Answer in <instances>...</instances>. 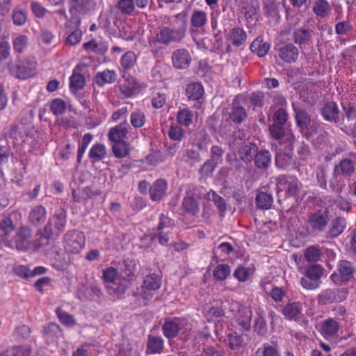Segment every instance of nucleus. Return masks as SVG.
Instances as JSON below:
<instances>
[{
  "mask_svg": "<svg viewBox=\"0 0 356 356\" xmlns=\"http://www.w3.org/2000/svg\"><path fill=\"white\" fill-rule=\"evenodd\" d=\"M248 99L254 106L262 107L264 106V94L262 92H252L247 97Z\"/></svg>",
  "mask_w": 356,
  "mask_h": 356,
  "instance_id": "obj_61",
  "label": "nucleus"
},
{
  "mask_svg": "<svg viewBox=\"0 0 356 356\" xmlns=\"http://www.w3.org/2000/svg\"><path fill=\"white\" fill-rule=\"evenodd\" d=\"M28 38L26 35H19L13 40L14 49L17 52H22L26 48Z\"/></svg>",
  "mask_w": 356,
  "mask_h": 356,
  "instance_id": "obj_63",
  "label": "nucleus"
},
{
  "mask_svg": "<svg viewBox=\"0 0 356 356\" xmlns=\"http://www.w3.org/2000/svg\"><path fill=\"white\" fill-rule=\"evenodd\" d=\"M130 282L125 277L121 279L115 286H108V293L115 298H121L129 287Z\"/></svg>",
  "mask_w": 356,
  "mask_h": 356,
  "instance_id": "obj_30",
  "label": "nucleus"
},
{
  "mask_svg": "<svg viewBox=\"0 0 356 356\" xmlns=\"http://www.w3.org/2000/svg\"><path fill=\"white\" fill-rule=\"evenodd\" d=\"M187 26L185 23L176 28L163 26L160 28L155 35L149 40V46L154 51L158 44L169 45L172 43L179 42L186 35Z\"/></svg>",
  "mask_w": 356,
  "mask_h": 356,
  "instance_id": "obj_1",
  "label": "nucleus"
},
{
  "mask_svg": "<svg viewBox=\"0 0 356 356\" xmlns=\"http://www.w3.org/2000/svg\"><path fill=\"white\" fill-rule=\"evenodd\" d=\"M193 113L188 108L180 109L177 114V120L179 124L188 127L192 122Z\"/></svg>",
  "mask_w": 356,
  "mask_h": 356,
  "instance_id": "obj_41",
  "label": "nucleus"
},
{
  "mask_svg": "<svg viewBox=\"0 0 356 356\" xmlns=\"http://www.w3.org/2000/svg\"><path fill=\"white\" fill-rule=\"evenodd\" d=\"M208 196L209 199L211 200L217 207L220 216H223L227 208L224 199L213 191L208 193Z\"/></svg>",
  "mask_w": 356,
  "mask_h": 356,
  "instance_id": "obj_48",
  "label": "nucleus"
},
{
  "mask_svg": "<svg viewBox=\"0 0 356 356\" xmlns=\"http://www.w3.org/2000/svg\"><path fill=\"white\" fill-rule=\"evenodd\" d=\"M246 100L247 96L238 95L232 102L229 118L235 124L242 123L248 117L247 111L242 105Z\"/></svg>",
  "mask_w": 356,
  "mask_h": 356,
  "instance_id": "obj_10",
  "label": "nucleus"
},
{
  "mask_svg": "<svg viewBox=\"0 0 356 356\" xmlns=\"http://www.w3.org/2000/svg\"><path fill=\"white\" fill-rule=\"evenodd\" d=\"M270 136L280 141V145L285 144L294 143L295 136L292 132L286 130L284 125L272 124L270 126Z\"/></svg>",
  "mask_w": 356,
  "mask_h": 356,
  "instance_id": "obj_11",
  "label": "nucleus"
},
{
  "mask_svg": "<svg viewBox=\"0 0 356 356\" xmlns=\"http://www.w3.org/2000/svg\"><path fill=\"white\" fill-rule=\"evenodd\" d=\"M161 286V279L156 274H150L147 275L143 281V297L145 299H149L151 296L150 293H147L146 291H156Z\"/></svg>",
  "mask_w": 356,
  "mask_h": 356,
  "instance_id": "obj_19",
  "label": "nucleus"
},
{
  "mask_svg": "<svg viewBox=\"0 0 356 356\" xmlns=\"http://www.w3.org/2000/svg\"><path fill=\"white\" fill-rule=\"evenodd\" d=\"M293 144L289 143L280 145L275 156V163L278 168H285L291 164L293 152Z\"/></svg>",
  "mask_w": 356,
  "mask_h": 356,
  "instance_id": "obj_12",
  "label": "nucleus"
},
{
  "mask_svg": "<svg viewBox=\"0 0 356 356\" xmlns=\"http://www.w3.org/2000/svg\"><path fill=\"white\" fill-rule=\"evenodd\" d=\"M41 241V236L38 240L32 241V230L28 226L20 227L13 239L15 248L19 251H26L31 248L38 249L35 244Z\"/></svg>",
  "mask_w": 356,
  "mask_h": 356,
  "instance_id": "obj_5",
  "label": "nucleus"
},
{
  "mask_svg": "<svg viewBox=\"0 0 356 356\" xmlns=\"http://www.w3.org/2000/svg\"><path fill=\"white\" fill-rule=\"evenodd\" d=\"M10 74L18 79H26L33 76L36 72L35 68H9Z\"/></svg>",
  "mask_w": 356,
  "mask_h": 356,
  "instance_id": "obj_39",
  "label": "nucleus"
},
{
  "mask_svg": "<svg viewBox=\"0 0 356 356\" xmlns=\"http://www.w3.org/2000/svg\"><path fill=\"white\" fill-rule=\"evenodd\" d=\"M80 23V20H76L75 22L76 29L74 31H73L70 34H69L66 38V43L69 45H74L80 42L83 34L81 30L78 29Z\"/></svg>",
  "mask_w": 356,
  "mask_h": 356,
  "instance_id": "obj_50",
  "label": "nucleus"
},
{
  "mask_svg": "<svg viewBox=\"0 0 356 356\" xmlns=\"http://www.w3.org/2000/svg\"><path fill=\"white\" fill-rule=\"evenodd\" d=\"M113 154L117 158H123L129 154V145L125 141L115 142L112 147Z\"/></svg>",
  "mask_w": 356,
  "mask_h": 356,
  "instance_id": "obj_43",
  "label": "nucleus"
},
{
  "mask_svg": "<svg viewBox=\"0 0 356 356\" xmlns=\"http://www.w3.org/2000/svg\"><path fill=\"white\" fill-rule=\"evenodd\" d=\"M228 345L231 350H238L244 345L243 337L236 332H232L227 335Z\"/></svg>",
  "mask_w": 356,
  "mask_h": 356,
  "instance_id": "obj_42",
  "label": "nucleus"
},
{
  "mask_svg": "<svg viewBox=\"0 0 356 356\" xmlns=\"http://www.w3.org/2000/svg\"><path fill=\"white\" fill-rule=\"evenodd\" d=\"M256 167L261 170H266L271 163V154L266 149L258 151L254 157Z\"/></svg>",
  "mask_w": 356,
  "mask_h": 356,
  "instance_id": "obj_29",
  "label": "nucleus"
},
{
  "mask_svg": "<svg viewBox=\"0 0 356 356\" xmlns=\"http://www.w3.org/2000/svg\"><path fill=\"white\" fill-rule=\"evenodd\" d=\"M106 155V149L102 144L94 145L90 150L89 158L92 162H97L103 160Z\"/></svg>",
  "mask_w": 356,
  "mask_h": 356,
  "instance_id": "obj_37",
  "label": "nucleus"
},
{
  "mask_svg": "<svg viewBox=\"0 0 356 356\" xmlns=\"http://www.w3.org/2000/svg\"><path fill=\"white\" fill-rule=\"evenodd\" d=\"M226 37L229 43L240 47L245 42L247 35L243 29L235 27L229 31Z\"/></svg>",
  "mask_w": 356,
  "mask_h": 356,
  "instance_id": "obj_22",
  "label": "nucleus"
},
{
  "mask_svg": "<svg viewBox=\"0 0 356 356\" xmlns=\"http://www.w3.org/2000/svg\"><path fill=\"white\" fill-rule=\"evenodd\" d=\"M254 330L259 335H264L267 332L266 323L265 319L261 316H258L254 320Z\"/></svg>",
  "mask_w": 356,
  "mask_h": 356,
  "instance_id": "obj_59",
  "label": "nucleus"
},
{
  "mask_svg": "<svg viewBox=\"0 0 356 356\" xmlns=\"http://www.w3.org/2000/svg\"><path fill=\"white\" fill-rule=\"evenodd\" d=\"M252 316V312L249 307H243L238 309L236 322L241 330L249 331L250 330Z\"/></svg>",
  "mask_w": 356,
  "mask_h": 356,
  "instance_id": "obj_20",
  "label": "nucleus"
},
{
  "mask_svg": "<svg viewBox=\"0 0 356 356\" xmlns=\"http://www.w3.org/2000/svg\"><path fill=\"white\" fill-rule=\"evenodd\" d=\"M164 336L168 339L176 337L180 330V326L175 321L166 319L162 326Z\"/></svg>",
  "mask_w": 356,
  "mask_h": 356,
  "instance_id": "obj_33",
  "label": "nucleus"
},
{
  "mask_svg": "<svg viewBox=\"0 0 356 356\" xmlns=\"http://www.w3.org/2000/svg\"><path fill=\"white\" fill-rule=\"evenodd\" d=\"M8 143L19 152H31L35 145L34 137L28 134L23 126H13L10 131L5 134Z\"/></svg>",
  "mask_w": 356,
  "mask_h": 356,
  "instance_id": "obj_2",
  "label": "nucleus"
},
{
  "mask_svg": "<svg viewBox=\"0 0 356 356\" xmlns=\"http://www.w3.org/2000/svg\"><path fill=\"white\" fill-rule=\"evenodd\" d=\"M312 31L305 28H299L293 32L294 42L298 44L300 48H302V46L312 44Z\"/></svg>",
  "mask_w": 356,
  "mask_h": 356,
  "instance_id": "obj_24",
  "label": "nucleus"
},
{
  "mask_svg": "<svg viewBox=\"0 0 356 356\" xmlns=\"http://www.w3.org/2000/svg\"><path fill=\"white\" fill-rule=\"evenodd\" d=\"M122 67H133L136 63V55L133 51H127L121 58Z\"/></svg>",
  "mask_w": 356,
  "mask_h": 356,
  "instance_id": "obj_60",
  "label": "nucleus"
},
{
  "mask_svg": "<svg viewBox=\"0 0 356 356\" xmlns=\"http://www.w3.org/2000/svg\"><path fill=\"white\" fill-rule=\"evenodd\" d=\"M296 120L297 125L302 129H307L311 122L308 113L302 109L296 111Z\"/></svg>",
  "mask_w": 356,
  "mask_h": 356,
  "instance_id": "obj_46",
  "label": "nucleus"
},
{
  "mask_svg": "<svg viewBox=\"0 0 356 356\" xmlns=\"http://www.w3.org/2000/svg\"><path fill=\"white\" fill-rule=\"evenodd\" d=\"M27 19L26 12L21 8H15L13 13V23L17 26L24 25Z\"/></svg>",
  "mask_w": 356,
  "mask_h": 356,
  "instance_id": "obj_56",
  "label": "nucleus"
},
{
  "mask_svg": "<svg viewBox=\"0 0 356 356\" xmlns=\"http://www.w3.org/2000/svg\"><path fill=\"white\" fill-rule=\"evenodd\" d=\"M130 121L134 127L140 128L145 124L146 117L143 112L138 110L131 113Z\"/></svg>",
  "mask_w": 356,
  "mask_h": 356,
  "instance_id": "obj_54",
  "label": "nucleus"
},
{
  "mask_svg": "<svg viewBox=\"0 0 356 356\" xmlns=\"http://www.w3.org/2000/svg\"><path fill=\"white\" fill-rule=\"evenodd\" d=\"M83 47L88 52L104 55L108 51L109 46L106 40L99 38L92 39L89 42L83 43Z\"/></svg>",
  "mask_w": 356,
  "mask_h": 356,
  "instance_id": "obj_16",
  "label": "nucleus"
},
{
  "mask_svg": "<svg viewBox=\"0 0 356 356\" xmlns=\"http://www.w3.org/2000/svg\"><path fill=\"white\" fill-rule=\"evenodd\" d=\"M66 225V213L62 211L54 215L45 225L42 230H39L38 235L41 236L42 241L35 244L38 248H41L49 243L50 238L58 237L64 230Z\"/></svg>",
  "mask_w": 356,
  "mask_h": 356,
  "instance_id": "obj_3",
  "label": "nucleus"
},
{
  "mask_svg": "<svg viewBox=\"0 0 356 356\" xmlns=\"http://www.w3.org/2000/svg\"><path fill=\"white\" fill-rule=\"evenodd\" d=\"M204 88L201 83L195 82L187 85L186 95L190 101H198L204 95Z\"/></svg>",
  "mask_w": 356,
  "mask_h": 356,
  "instance_id": "obj_27",
  "label": "nucleus"
},
{
  "mask_svg": "<svg viewBox=\"0 0 356 356\" xmlns=\"http://www.w3.org/2000/svg\"><path fill=\"white\" fill-rule=\"evenodd\" d=\"M207 14L203 10H194L191 16V31L193 40H195L193 29H202L207 23Z\"/></svg>",
  "mask_w": 356,
  "mask_h": 356,
  "instance_id": "obj_17",
  "label": "nucleus"
},
{
  "mask_svg": "<svg viewBox=\"0 0 356 356\" xmlns=\"http://www.w3.org/2000/svg\"><path fill=\"white\" fill-rule=\"evenodd\" d=\"M171 59L174 67H186L191 65L192 56L188 50L179 49L172 52Z\"/></svg>",
  "mask_w": 356,
  "mask_h": 356,
  "instance_id": "obj_15",
  "label": "nucleus"
},
{
  "mask_svg": "<svg viewBox=\"0 0 356 356\" xmlns=\"http://www.w3.org/2000/svg\"><path fill=\"white\" fill-rule=\"evenodd\" d=\"M127 122H124L111 128L108 134V139L113 142L124 141L123 138H125L129 133L127 128Z\"/></svg>",
  "mask_w": 356,
  "mask_h": 356,
  "instance_id": "obj_26",
  "label": "nucleus"
},
{
  "mask_svg": "<svg viewBox=\"0 0 356 356\" xmlns=\"http://www.w3.org/2000/svg\"><path fill=\"white\" fill-rule=\"evenodd\" d=\"M29 221L33 225L43 222L46 218V210L42 205L34 207L29 213Z\"/></svg>",
  "mask_w": 356,
  "mask_h": 356,
  "instance_id": "obj_36",
  "label": "nucleus"
},
{
  "mask_svg": "<svg viewBox=\"0 0 356 356\" xmlns=\"http://www.w3.org/2000/svg\"><path fill=\"white\" fill-rule=\"evenodd\" d=\"M13 230V222L10 218H6L0 221V237L8 236Z\"/></svg>",
  "mask_w": 356,
  "mask_h": 356,
  "instance_id": "obj_55",
  "label": "nucleus"
},
{
  "mask_svg": "<svg viewBox=\"0 0 356 356\" xmlns=\"http://www.w3.org/2000/svg\"><path fill=\"white\" fill-rule=\"evenodd\" d=\"M56 313L60 321L63 325L67 327H72L76 324V321L74 317L71 314L63 311L60 307L56 309Z\"/></svg>",
  "mask_w": 356,
  "mask_h": 356,
  "instance_id": "obj_52",
  "label": "nucleus"
},
{
  "mask_svg": "<svg viewBox=\"0 0 356 356\" xmlns=\"http://www.w3.org/2000/svg\"><path fill=\"white\" fill-rule=\"evenodd\" d=\"M323 269L319 264H313L307 269L306 275L300 280L302 286L307 289H315L319 286L320 278Z\"/></svg>",
  "mask_w": 356,
  "mask_h": 356,
  "instance_id": "obj_9",
  "label": "nucleus"
},
{
  "mask_svg": "<svg viewBox=\"0 0 356 356\" xmlns=\"http://www.w3.org/2000/svg\"><path fill=\"white\" fill-rule=\"evenodd\" d=\"M348 293L347 288L327 289L318 294L317 301L320 305L341 302L347 298Z\"/></svg>",
  "mask_w": 356,
  "mask_h": 356,
  "instance_id": "obj_7",
  "label": "nucleus"
},
{
  "mask_svg": "<svg viewBox=\"0 0 356 356\" xmlns=\"http://www.w3.org/2000/svg\"><path fill=\"white\" fill-rule=\"evenodd\" d=\"M298 49L293 44H287L280 48V58L286 63H294L298 57Z\"/></svg>",
  "mask_w": 356,
  "mask_h": 356,
  "instance_id": "obj_23",
  "label": "nucleus"
},
{
  "mask_svg": "<svg viewBox=\"0 0 356 356\" xmlns=\"http://www.w3.org/2000/svg\"><path fill=\"white\" fill-rule=\"evenodd\" d=\"M346 226V220L341 216L332 220L330 227L326 233L327 238H334L339 236Z\"/></svg>",
  "mask_w": 356,
  "mask_h": 356,
  "instance_id": "obj_21",
  "label": "nucleus"
},
{
  "mask_svg": "<svg viewBox=\"0 0 356 356\" xmlns=\"http://www.w3.org/2000/svg\"><path fill=\"white\" fill-rule=\"evenodd\" d=\"M167 182L164 179L156 180L149 188L151 199L154 201L160 200L165 194Z\"/></svg>",
  "mask_w": 356,
  "mask_h": 356,
  "instance_id": "obj_25",
  "label": "nucleus"
},
{
  "mask_svg": "<svg viewBox=\"0 0 356 356\" xmlns=\"http://www.w3.org/2000/svg\"><path fill=\"white\" fill-rule=\"evenodd\" d=\"M313 11L317 17L325 18L331 12V7L327 1L317 0L314 4Z\"/></svg>",
  "mask_w": 356,
  "mask_h": 356,
  "instance_id": "obj_34",
  "label": "nucleus"
},
{
  "mask_svg": "<svg viewBox=\"0 0 356 356\" xmlns=\"http://www.w3.org/2000/svg\"><path fill=\"white\" fill-rule=\"evenodd\" d=\"M339 323L333 318H328L324 321L321 325V330L324 334L332 336L339 330Z\"/></svg>",
  "mask_w": 356,
  "mask_h": 356,
  "instance_id": "obj_40",
  "label": "nucleus"
},
{
  "mask_svg": "<svg viewBox=\"0 0 356 356\" xmlns=\"http://www.w3.org/2000/svg\"><path fill=\"white\" fill-rule=\"evenodd\" d=\"M257 207L260 209H269L273 202V198L271 194L266 192L259 193L255 198Z\"/></svg>",
  "mask_w": 356,
  "mask_h": 356,
  "instance_id": "obj_35",
  "label": "nucleus"
},
{
  "mask_svg": "<svg viewBox=\"0 0 356 356\" xmlns=\"http://www.w3.org/2000/svg\"><path fill=\"white\" fill-rule=\"evenodd\" d=\"M230 267L227 264L218 265L213 272V277L218 281H224L230 275Z\"/></svg>",
  "mask_w": 356,
  "mask_h": 356,
  "instance_id": "obj_45",
  "label": "nucleus"
},
{
  "mask_svg": "<svg viewBox=\"0 0 356 356\" xmlns=\"http://www.w3.org/2000/svg\"><path fill=\"white\" fill-rule=\"evenodd\" d=\"M286 193L289 196H297L300 193L299 183L297 179L286 181Z\"/></svg>",
  "mask_w": 356,
  "mask_h": 356,
  "instance_id": "obj_62",
  "label": "nucleus"
},
{
  "mask_svg": "<svg viewBox=\"0 0 356 356\" xmlns=\"http://www.w3.org/2000/svg\"><path fill=\"white\" fill-rule=\"evenodd\" d=\"M86 84L85 76L80 73L74 72L70 77V89L72 91H77L82 89Z\"/></svg>",
  "mask_w": 356,
  "mask_h": 356,
  "instance_id": "obj_44",
  "label": "nucleus"
},
{
  "mask_svg": "<svg viewBox=\"0 0 356 356\" xmlns=\"http://www.w3.org/2000/svg\"><path fill=\"white\" fill-rule=\"evenodd\" d=\"M269 49L270 44L264 42L261 36H259L254 39L250 46L251 51L259 57L264 56L268 53Z\"/></svg>",
  "mask_w": 356,
  "mask_h": 356,
  "instance_id": "obj_32",
  "label": "nucleus"
},
{
  "mask_svg": "<svg viewBox=\"0 0 356 356\" xmlns=\"http://www.w3.org/2000/svg\"><path fill=\"white\" fill-rule=\"evenodd\" d=\"M355 162L348 158L343 159L340 162L334 165L333 175L350 177L355 172Z\"/></svg>",
  "mask_w": 356,
  "mask_h": 356,
  "instance_id": "obj_14",
  "label": "nucleus"
},
{
  "mask_svg": "<svg viewBox=\"0 0 356 356\" xmlns=\"http://www.w3.org/2000/svg\"><path fill=\"white\" fill-rule=\"evenodd\" d=\"M168 136L170 139L179 141L183 138L184 131L179 126H171L168 131Z\"/></svg>",
  "mask_w": 356,
  "mask_h": 356,
  "instance_id": "obj_64",
  "label": "nucleus"
},
{
  "mask_svg": "<svg viewBox=\"0 0 356 356\" xmlns=\"http://www.w3.org/2000/svg\"><path fill=\"white\" fill-rule=\"evenodd\" d=\"M50 110L56 115H61L66 110L65 102L60 99H56L51 102Z\"/></svg>",
  "mask_w": 356,
  "mask_h": 356,
  "instance_id": "obj_57",
  "label": "nucleus"
},
{
  "mask_svg": "<svg viewBox=\"0 0 356 356\" xmlns=\"http://www.w3.org/2000/svg\"><path fill=\"white\" fill-rule=\"evenodd\" d=\"M217 165L218 162L213 161V159H209L204 163L203 165L200 168L199 173L201 175L202 177H207L212 175Z\"/></svg>",
  "mask_w": 356,
  "mask_h": 356,
  "instance_id": "obj_49",
  "label": "nucleus"
},
{
  "mask_svg": "<svg viewBox=\"0 0 356 356\" xmlns=\"http://www.w3.org/2000/svg\"><path fill=\"white\" fill-rule=\"evenodd\" d=\"M353 264L346 260H341L337 266V271L332 274L330 279L335 285L341 286L353 279Z\"/></svg>",
  "mask_w": 356,
  "mask_h": 356,
  "instance_id": "obj_8",
  "label": "nucleus"
},
{
  "mask_svg": "<svg viewBox=\"0 0 356 356\" xmlns=\"http://www.w3.org/2000/svg\"><path fill=\"white\" fill-rule=\"evenodd\" d=\"M117 75L113 70H106L102 72H99L95 76V81L99 86H104L106 83H113L116 80Z\"/></svg>",
  "mask_w": 356,
  "mask_h": 356,
  "instance_id": "obj_38",
  "label": "nucleus"
},
{
  "mask_svg": "<svg viewBox=\"0 0 356 356\" xmlns=\"http://www.w3.org/2000/svg\"><path fill=\"white\" fill-rule=\"evenodd\" d=\"M63 243L67 252L78 254L85 245L84 234L76 229L69 230L64 235Z\"/></svg>",
  "mask_w": 356,
  "mask_h": 356,
  "instance_id": "obj_6",
  "label": "nucleus"
},
{
  "mask_svg": "<svg viewBox=\"0 0 356 356\" xmlns=\"http://www.w3.org/2000/svg\"><path fill=\"white\" fill-rule=\"evenodd\" d=\"M195 189L186 192V195L184 197L181 206L184 211L191 216H195L200 211L199 204L195 199Z\"/></svg>",
  "mask_w": 356,
  "mask_h": 356,
  "instance_id": "obj_13",
  "label": "nucleus"
},
{
  "mask_svg": "<svg viewBox=\"0 0 356 356\" xmlns=\"http://www.w3.org/2000/svg\"><path fill=\"white\" fill-rule=\"evenodd\" d=\"M322 115L327 121H337L339 118L338 106L334 102H327L321 110Z\"/></svg>",
  "mask_w": 356,
  "mask_h": 356,
  "instance_id": "obj_31",
  "label": "nucleus"
},
{
  "mask_svg": "<svg viewBox=\"0 0 356 356\" xmlns=\"http://www.w3.org/2000/svg\"><path fill=\"white\" fill-rule=\"evenodd\" d=\"M330 220V212L326 209L310 212L307 218L308 229L312 234L322 233L326 230Z\"/></svg>",
  "mask_w": 356,
  "mask_h": 356,
  "instance_id": "obj_4",
  "label": "nucleus"
},
{
  "mask_svg": "<svg viewBox=\"0 0 356 356\" xmlns=\"http://www.w3.org/2000/svg\"><path fill=\"white\" fill-rule=\"evenodd\" d=\"M117 8L124 15H131L136 9L134 0H119Z\"/></svg>",
  "mask_w": 356,
  "mask_h": 356,
  "instance_id": "obj_47",
  "label": "nucleus"
},
{
  "mask_svg": "<svg viewBox=\"0 0 356 356\" xmlns=\"http://www.w3.org/2000/svg\"><path fill=\"white\" fill-rule=\"evenodd\" d=\"M300 312V308L296 302L286 304L283 309L284 315L289 319H293Z\"/></svg>",
  "mask_w": 356,
  "mask_h": 356,
  "instance_id": "obj_53",
  "label": "nucleus"
},
{
  "mask_svg": "<svg viewBox=\"0 0 356 356\" xmlns=\"http://www.w3.org/2000/svg\"><path fill=\"white\" fill-rule=\"evenodd\" d=\"M163 350V340L161 337L149 335L147 341V353L160 354Z\"/></svg>",
  "mask_w": 356,
  "mask_h": 356,
  "instance_id": "obj_28",
  "label": "nucleus"
},
{
  "mask_svg": "<svg viewBox=\"0 0 356 356\" xmlns=\"http://www.w3.org/2000/svg\"><path fill=\"white\" fill-rule=\"evenodd\" d=\"M288 118V114L285 109L279 108L273 116V124L284 125Z\"/></svg>",
  "mask_w": 356,
  "mask_h": 356,
  "instance_id": "obj_58",
  "label": "nucleus"
},
{
  "mask_svg": "<svg viewBox=\"0 0 356 356\" xmlns=\"http://www.w3.org/2000/svg\"><path fill=\"white\" fill-rule=\"evenodd\" d=\"M321 256V250L316 246H310L307 248L304 253L305 259L309 262H316L320 260Z\"/></svg>",
  "mask_w": 356,
  "mask_h": 356,
  "instance_id": "obj_51",
  "label": "nucleus"
},
{
  "mask_svg": "<svg viewBox=\"0 0 356 356\" xmlns=\"http://www.w3.org/2000/svg\"><path fill=\"white\" fill-rule=\"evenodd\" d=\"M257 151V147L255 144L250 142H243L238 149L239 159L249 163L254 157L255 152Z\"/></svg>",
  "mask_w": 356,
  "mask_h": 356,
  "instance_id": "obj_18",
  "label": "nucleus"
}]
</instances>
